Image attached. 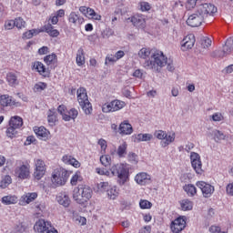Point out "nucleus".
I'll list each match as a JSON object with an SVG mask.
<instances>
[{"instance_id":"1","label":"nucleus","mask_w":233,"mask_h":233,"mask_svg":"<svg viewBox=\"0 0 233 233\" xmlns=\"http://www.w3.org/2000/svg\"><path fill=\"white\" fill-rule=\"evenodd\" d=\"M217 13L218 7L214 5L201 4L197 6L195 12L188 16L187 25L196 28L198 26H201L203 23H212Z\"/></svg>"},{"instance_id":"2","label":"nucleus","mask_w":233,"mask_h":233,"mask_svg":"<svg viewBox=\"0 0 233 233\" xmlns=\"http://www.w3.org/2000/svg\"><path fill=\"white\" fill-rule=\"evenodd\" d=\"M167 56L161 51H155L151 55V58L144 63L145 68L147 70H154L155 72H161V68L167 66Z\"/></svg>"},{"instance_id":"3","label":"nucleus","mask_w":233,"mask_h":233,"mask_svg":"<svg viewBox=\"0 0 233 233\" xmlns=\"http://www.w3.org/2000/svg\"><path fill=\"white\" fill-rule=\"evenodd\" d=\"M111 173L117 177V184L120 187L125 186L130 181V169L125 164H116L110 168Z\"/></svg>"},{"instance_id":"4","label":"nucleus","mask_w":233,"mask_h":233,"mask_svg":"<svg viewBox=\"0 0 233 233\" xmlns=\"http://www.w3.org/2000/svg\"><path fill=\"white\" fill-rule=\"evenodd\" d=\"M92 188L86 185H78L74 188L73 198L78 205H85L92 198Z\"/></svg>"},{"instance_id":"5","label":"nucleus","mask_w":233,"mask_h":233,"mask_svg":"<svg viewBox=\"0 0 233 233\" xmlns=\"http://www.w3.org/2000/svg\"><path fill=\"white\" fill-rule=\"evenodd\" d=\"M68 177H70V171L63 167H58L53 171L51 181L55 187H63L66 185Z\"/></svg>"},{"instance_id":"6","label":"nucleus","mask_w":233,"mask_h":233,"mask_svg":"<svg viewBox=\"0 0 233 233\" xmlns=\"http://www.w3.org/2000/svg\"><path fill=\"white\" fill-rule=\"evenodd\" d=\"M77 101L85 112L86 116H90L92 114V104L88 100V95L86 94V89L85 87H79L76 91Z\"/></svg>"},{"instance_id":"7","label":"nucleus","mask_w":233,"mask_h":233,"mask_svg":"<svg viewBox=\"0 0 233 233\" xmlns=\"http://www.w3.org/2000/svg\"><path fill=\"white\" fill-rule=\"evenodd\" d=\"M154 136L155 137H157V139H159L161 141L160 145L162 148H167L168 145H171V143H174V141H176V133L168 135L167 134V131L156 130Z\"/></svg>"},{"instance_id":"8","label":"nucleus","mask_w":233,"mask_h":233,"mask_svg":"<svg viewBox=\"0 0 233 233\" xmlns=\"http://www.w3.org/2000/svg\"><path fill=\"white\" fill-rule=\"evenodd\" d=\"M35 171H34V177L39 181V179H43L46 172V164L41 158H35Z\"/></svg>"},{"instance_id":"9","label":"nucleus","mask_w":233,"mask_h":233,"mask_svg":"<svg viewBox=\"0 0 233 233\" xmlns=\"http://www.w3.org/2000/svg\"><path fill=\"white\" fill-rule=\"evenodd\" d=\"M191 167L196 174L201 176L203 174V162H201V156L196 152L190 153Z\"/></svg>"},{"instance_id":"10","label":"nucleus","mask_w":233,"mask_h":233,"mask_svg":"<svg viewBox=\"0 0 233 233\" xmlns=\"http://www.w3.org/2000/svg\"><path fill=\"white\" fill-rule=\"evenodd\" d=\"M196 186L198 188H200L204 198H210V196H212V194H214V192L216 190L214 188V186H212L205 181H198V182H197Z\"/></svg>"},{"instance_id":"11","label":"nucleus","mask_w":233,"mask_h":233,"mask_svg":"<svg viewBox=\"0 0 233 233\" xmlns=\"http://www.w3.org/2000/svg\"><path fill=\"white\" fill-rule=\"evenodd\" d=\"M32 70H36L42 77H50V68H46V66L40 61L33 63Z\"/></svg>"},{"instance_id":"12","label":"nucleus","mask_w":233,"mask_h":233,"mask_svg":"<svg viewBox=\"0 0 233 233\" xmlns=\"http://www.w3.org/2000/svg\"><path fill=\"white\" fill-rule=\"evenodd\" d=\"M185 227H187V221H185L183 218L179 217L171 222L170 228L173 233H179L185 229Z\"/></svg>"},{"instance_id":"13","label":"nucleus","mask_w":233,"mask_h":233,"mask_svg":"<svg viewBox=\"0 0 233 233\" xmlns=\"http://www.w3.org/2000/svg\"><path fill=\"white\" fill-rule=\"evenodd\" d=\"M51 227H52V223L50 221H46L41 218L35 222L34 226V230L35 232L46 233V230L48 228H51Z\"/></svg>"},{"instance_id":"14","label":"nucleus","mask_w":233,"mask_h":233,"mask_svg":"<svg viewBox=\"0 0 233 233\" xmlns=\"http://www.w3.org/2000/svg\"><path fill=\"white\" fill-rule=\"evenodd\" d=\"M135 181L137 185L145 187V185H150L152 183V177L145 172H140L136 175Z\"/></svg>"},{"instance_id":"15","label":"nucleus","mask_w":233,"mask_h":233,"mask_svg":"<svg viewBox=\"0 0 233 233\" xmlns=\"http://www.w3.org/2000/svg\"><path fill=\"white\" fill-rule=\"evenodd\" d=\"M196 43V37L194 35L190 34L187 35L182 41H181V49L183 52H186V50H190L194 47V45Z\"/></svg>"},{"instance_id":"16","label":"nucleus","mask_w":233,"mask_h":233,"mask_svg":"<svg viewBox=\"0 0 233 233\" xmlns=\"http://www.w3.org/2000/svg\"><path fill=\"white\" fill-rule=\"evenodd\" d=\"M15 174L20 179H28L30 177V165H22L15 169Z\"/></svg>"},{"instance_id":"17","label":"nucleus","mask_w":233,"mask_h":233,"mask_svg":"<svg viewBox=\"0 0 233 233\" xmlns=\"http://www.w3.org/2000/svg\"><path fill=\"white\" fill-rule=\"evenodd\" d=\"M34 132L37 136L38 139H42V141H48V139H50V131H48L45 127H36L34 128Z\"/></svg>"},{"instance_id":"18","label":"nucleus","mask_w":233,"mask_h":233,"mask_svg":"<svg viewBox=\"0 0 233 233\" xmlns=\"http://www.w3.org/2000/svg\"><path fill=\"white\" fill-rule=\"evenodd\" d=\"M44 63H46L51 70H56V68H57V55L52 53L51 55L46 56L44 57Z\"/></svg>"},{"instance_id":"19","label":"nucleus","mask_w":233,"mask_h":233,"mask_svg":"<svg viewBox=\"0 0 233 233\" xmlns=\"http://www.w3.org/2000/svg\"><path fill=\"white\" fill-rule=\"evenodd\" d=\"M118 132L121 136H130L134 132L132 125L128 121H124L119 125Z\"/></svg>"},{"instance_id":"20","label":"nucleus","mask_w":233,"mask_h":233,"mask_svg":"<svg viewBox=\"0 0 233 233\" xmlns=\"http://www.w3.org/2000/svg\"><path fill=\"white\" fill-rule=\"evenodd\" d=\"M62 161L63 163H66V165H72V167H75V168H79V167H81V163H79L77 159L70 155H65L62 157Z\"/></svg>"},{"instance_id":"21","label":"nucleus","mask_w":233,"mask_h":233,"mask_svg":"<svg viewBox=\"0 0 233 233\" xmlns=\"http://www.w3.org/2000/svg\"><path fill=\"white\" fill-rule=\"evenodd\" d=\"M131 23L134 25V26H137V28H145V17L141 15H135L131 17Z\"/></svg>"},{"instance_id":"22","label":"nucleus","mask_w":233,"mask_h":233,"mask_svg":"<svg viewBox=\"0 0 233 233\" xmlns=\"http://www.w3.org/2000/svg\"><path fill=\"white\" fill-rule=\"evenodd\" d=\"M77 116H79V111L76 108H71L63 115V119L64 121H72V119H76Z\"/></svg>"},{"instance_id":"23","label":"nucleus","mask_w":233,"mask_h":233,"mask_svg":"<svg viewBox=\"0 0 233 233\" xmlns=\"http://www.w3.org/2000/svg\"><path fill=\"white\" fill-rule=\"evenodd\" d=\"M42 32H46L50 37H57L59 35V30L54 29V26L51 24L45 25Z\"/></svg>"},{"instance_id":"24","label":"nucleus","mask_w":233,"mask_h":233,"mask_svg":"<svg viewBox=\"0 0 233 233\" xmlns=\"http://www.w3.org/2000/svg\"><path fill=\"white\" fill-rule=\"evenodd\" d=\"M37 199V193H25L21 197V202L25 203L26 205H30L33 201H35Z\"/></svg>"},{"instance_id":"25","label":"nucleus","mask_w":233,"mask_h":233,"mask_svg":"<svg viewBox=\"0 0 233 233\" xmlns=\"http://www.w3.org/2000/svg\"><path fill=\"white\" fill-rule=\"evenodd\" d=\"M0 105L2 106H12V105H15V101L8 95H2L0 96Z\"/></svg>"},{"instance_id":"26","label":"nucleus","mask_w":233,"mask_h":233,"mask_svg":"<svg viewBox=\"0 0 233 233\" xmlns=\"http://www.w3.org/2000/svg\"><path fill=\"white\" fill-rule=\"evenodd\" d=\"M69 23H72L73 25H82V23L85 21L83 17H81L77 13L71 12L68 16Z\"/></svg>"},{"instance_id":"27","label":"nucleus","mask_w":233,"mask_h":233,"mask_svg":"<svg viewBox=\"0 0 233 233\" xmlns=\"http://www.w3.org/2000/svg\"><path fill=\"white\" fill-rule=\"evenodd\" d=\"M179 203H180V208L184 212L192 210V208H194V202H192V200H190V199L185 198V199L180 200Z\"/></svg>"},{"instance_id":"28","label":"nucleus","mask_w":233,"mask_h":233,"mask_svg":"<svg viewBox=\"0 0 233 233\" xmlns=\"http://www.w3.org/2000/svg\"><path fill=\"white\" fill-rule=\"evenodd\" d=\"M6 81L9 86H17V85H19V80L17 79V75H15V73H7Z\"/></svg>"},{"instance_id":"29","label":"nucleus","mask_w":233,"mask_h":233,"mask_svg":"<svg viewBox=\"0 0 233 233\" xmlns=\"http://www.w3.org/2000/svg\"><path fill=\"white\" fill-rule=\"evenodd\" d=\"M183 190L186 191L188 198H194V196L198 194V188H196V186H194V184H186L183 187Z\"/></svg>"},{"instance_id":"30","label":"nucleus","mask_w":233,"mask_h":233,"mask_svg":"<svg viewBox=\"0 0 233 233\" xmlns=\"http://www.w3.org/2000/svg\"><path fill=\"white\" fill-rule=\"evenodd\" d=\"M56 200L59 205H62L65 208L70 207V198L66 194H61L56 197Z\"/></svg>"},{"instance_id":"31","label":"nucleus","mask_w":233,"mask_h":233,"mask_svg":"<svg viewBox=\"0 0 233 233\" xmlns=\"http://www.w3.org/2000/svg\"><path fill=\"white\" fill-rule=\"evenodd\" d=\"M76 61L78 66H83V65H85V49H83V47H80L77 50Z\"/></svg>"},{"instance_id":"32","label":"nucleus","mask_w":233,"mask_h":233,"mask_svg":"<svg viewBox=\"0 0 233 233\" xmlns=\"http://www.w3.org/2000/svg\"><path fill=\"white\" fill-rule=\"evenodd\" d=\"M9 127H14L15 128L19 129L23 127V118L21 116H13L9 121Z\"/></svg>"},{"instance_id":"33","label":"nucleus","mask_w":233,"mask_h":233,"mask_svg":"<svg viewBox=\"0 0 233 233\" xmlns=\"http://www.w3.org/2000/svg\"><path fill=\"white\" fill-rule=\"evenodd\" d=\"M135 138L138 143H141L142 141H152V139L154 138V136L148 133H146V134L140 133L136 135Z\"/></svg>"},{"instance_id":"34","label":"nucleus","mask_w":233,"mask_h":233,"mask_svg":"<svg viewBox=\"0 0 233 233\" xmlns=\"http://www.w3.org/2000/svg\"><path fill=\"white\" fill-rule=\"evenodd\" d=\"M2 203L4 205H15V203H17V197L12 195L3 197Z\"/></svg>"},{"instance_id":"35","label":"nucleus","mask_w":233,"mask_h":233,"mask_svg":"<svg viewBox=\"0 0 233 233\" xmlns=\"http://www.w3.org/2000/svg\"><path fill=\"white\" fill-rule=\"evenodd\" d=\"M127 148H128V144H127V142H123L120 146H118L116 149L118 157H125V156H127Z\"/></svg>"},{"instance_id":"36","label":"nucleus","mask_w":233,"mask_h":233,"mask_svg":"<svg viewBox=\"0 0 233 233\" xmlns=\"http://www.w3.org/2000/svg\"><path fill=\"white\" fill-rule=\"evenodd\" d=\"M150 54H152V50L148 47H143L138 51V57L140 59H148L150 57Z\"/></svg>"},{"instance_id":"37","label":"nucleus","mask_w":233,"mask_h":233,"mask_svg":"<svg viewBox=\"0 0 233 233\" xmlns=\"http://www.w3.org/2000/svg\"><path fill=\"white\" fill-rule=\"evenodd\" d=\"M113 106V112H117V110H121V108H125V102L121 100H113L111 101Z\"/></svg>"},{"instance_id":"38","label":"nucleus","mask_w":233,"mask_h":233,"mask_svg":"<svg viewBox=\"0 0 233 233\" xmlns=\"http://www.w3.org/2000/svg\"><path fill=\"white\" fill-rule=\"evenodd\" d=\"M224 52L230 54L233 51V38L229 37L227 39L226 44L223 46Z\"/></svg>"},{"instance_id":"39","label":"nucleus","mask_w":233,"mask_h":233,"mask_svg":"<svg viewBox=\"0 0 233 233\" xmlns=\"http://www.w3.org/2000/svg\"><path fill=\"white\" fill-rule=\"evenodd\" d=\"M107 196L109 199H116L117 196H119V191L117 190L116 187H113L107 189Z\"/></svg>"},{"instance_id":"40","label":"nucleus","mask_w":233,"mask_h":233,"mask_svg":"<svg viewBox=\"0 0 233 233\" xmlns=\"http://www.w3.org/2000/svg\"><path fill=\"white\" fill-rule=\"evenodd\" d=\"M48 84L45 82H38L34 86V92H43V90H46Z\"/></svg>"},{"instance_id":"41","label":"nucleus","mask_w":233,"mask_h":233,"mask_svg":"<svg viewBox=\"0 0 233 233\" xmlns=\"http://www.w3.org/2000/svg\"><path fill=\"white\" fill-rule=\"evenodd\" d=\"M39 34V30L37 29H31L23 34V39H32L34 35H37Z\"/></svg>"},{"instance_id":"42","label":"nucleus","mask_w":233,"mask_h":233,"mask_svg":"<svg viewBox=\"0 0 233 233\" xmlns=\"http://www.w3.org/2000/svg\"><path fill=\"white\" fill-rule=\"evenodd\" d=\"M100 162L104 167H108L112 162V157L110 155H104L100 157Z\"/></svg>"},{"instance_id":"43","label":"nucleus","mask_w":233,"mask_h":233,"mask_svg":"<svg viewBox=\"0 0 233 233\" xmlns=\"http://www.w3.org/2000/svg\"><path fill=\"white\" fill-rule=\"evenodd\" d=\"M12 184V177L10 176H5L0 182V187L2 188H6L8 185Z\"/></svg>"},{"instance_id":"44","label":"nucleus","mask_w":233,"mask_h":233,"mask_svg":"<svg viewBox=\"0 0 233 233\" xmlns=\"http://www.w3.org/2000/svg\"><path fill=\"white\" fill-rule=\"evenodd\" d=\"M17 127H14L13 126H9V127L6 130V136L7 137H15L17 135Z\"/></svg>"},{"instance_id":"45","label":"nucleus","mask_w":233,"mask_h":233,"mask_svg":"<svg viewBox=\"0 0 233 233\" xmlns=\"http://www.w3.org/2000/svg\"><path fill=\"white\" fill-rule=\"evenodd\" d=\"M212 46V40L207 36L202 37L201 39V46L202 48H208V46Z\"/></svg>"},{"instance_id":"46","label":"nucleus","mask_w":233,"mask_h":233,"mask_svg":"<svg viewBox=\"0 0 233 233\" xmlns=\"http://www.w3.org/2000/svg\"><path fill=\"white\" fill-rule=\"evenodd\" d=\"M102 112H104L105 114H108L109 112H114L112 102L104 104L102 106Z\"/></svg>"},{"instance_id":"47","label":"nucleus","mask_w":233,"mask_h":233,"mask_svg":"<svg viewBox=\"0 0 233 233\" xmlns=\"http://www.w3.org/2000/svg\"><path fill=\"white\" fill-rule=\"evenodd\" d=\"M25 25H26V22H25V20H23L21 17L15 20V26H16V28H25Z\"/></svg>"},{"instance_id":"48","label":"nucleus","mask_w":233,"mask_h":233,"mask_svg":"<svg viewBox=\"0 0 233 233\" xmlns=\"http://www.w3.org/2000/svg\"><path fill=\"white\" fill-rule=\"evenodd\" d=\"M82 177H81V175H79V173H76L72 178H71V185L72 187H76V185H77V181H81Z\"/></svg>"},{"instance_id":"49","label":"nucleus","mask_w":233,"mask_h":233,"mask_svg":"<svg viewBox=\"0 0 233 233\" xmlns=\"http://www.w3.org/2000/svg\"><path fill=\"white\" fill-rule=\"evenodd\" d=\"M47 121L49 125H51V127H54V125H56V122L57 121V116L54 115V113L49 114L47 116Z\"/></svg>"},{"instance_id":"50","label":"nucleus","mask_w":233,"mask_h":233,"mask_svg":"<svg viewBox=\"0 0 233 233\" xmlns=\"http://www.w3.org/2000/svg\"><path fill=\"white\" fill-rule=\"evenodd\" d=\"M150 8H152V6L150 5V4L148 2H141L140 3V10L142 12H148V10H150Z\"/></svg>"},{"instance_id":"51","label":"nucleus","mask_w":233,"mask_h":233,"mask_svg":"<svg viewBox=\"0 0 233 233\" xmlns=\"http://www.w3.org/2000/svg\"><path fill=\"white\" fill-rule=\"evenodd\" d=\"M117 59L116 58V56L114 55H107L106 56L105 65H110V63H116Z\"/></svg>"},{"instance_id":"52","label":"nucleus","mask_w":233,"mask_h":233,"mask_svg":"<svg viewBox=\"0 0 233 233\" xmlns=\"http://www.w3.org/2000/svg\"><path fill=\"white\" fill-rule=\"evenodd\" d=\"M15 26V20H7L5 23V30H12Z\"/></svg>"},{"instance_id":"53","label":"nucleus","mask_w":233,"mask_h":233,"mask_svg":"<svg viewBox=\"0 0 233 233\" xmlns=\"http://www.w3.org/2000/svg\"><path fill=\"white\" fill-rule=\"evenodd\" d=\"M214 137H215V139H217V141H221L225 139V134H223V132L219 130L214 131Z\"/></svg>"},{"instance_id":"54","label":"nucleus","mask_w":233,"mask_h":233,"mask_svg":"<svg viewBox=\"0 0 233 233\" xmlns=\"http://www.w3.org/2000/svg\"><path fill=\"white\" fill-rule=\"evenodd\" d=\"M171 6L174 10L177 9V8H183V2L179 1V0H173L171 1Z\"/></svg>"},{"instance_id":"55","label":"nucleus","mask_w":233,"mask_h":233,"mask_svg":"<svg viewBox=\"0 0 233 233\" xmlns=\"http://www.w3.org/2000/svg\"><path fill=\"white\" fill-rule=\"evenodd\" d=\"M139 205L140 208H152V203L148 200H141Z\"/></svg>"},{"instance_id":"56","label":"nucleus","mask_w":233,"mask_h":233,"mask_svg":"<svg viewBox=\"0 0 233 233\" xmlns=\"http://www.w3.org/2000/svg\"><path fill=\"white\" fill-rule=\"evenodd\" d=\"M228 53L225 52V47H223V50H216L214 52L215 57H225V56H228Z\"/></svg>"},{"instance_id":"57","label":"nucleus","mask_w":233,"mask_h":233,"mask_svg":"<svg viewBox=\"0 0 233 233\" xmlns=\"http://www.w3.org/2000/svg\"><path fill=\"white\" fill-rule=\"evenodd\" d=\"M50 52V48L48 46H42L38 49L39 56H46Z\"/></svg>"},{"instance_id":"58","label":"nucleus","mask_w":233,"mask_h":233,"mask_svg":"<svg viewBox=\"0 0 233 233\" xmlns=\"http://www.w3.org/2000/svg\"><path fill=\"white\" fill-rule=\"evenodd\" d=\"M226 194H227V196L233 197V182L227 185Z\"/></svg>"},{"instance_id":"59","label":"nucleus","mask_w":233,"mask_h":233,"mask_svg":"<svg viewBox=\"0 0 233 233\" xmlns=\"http://www.w3.org/2000/svg\"><path fill=\"white\" fill-rule=\"evenodd\" d=\"M212 121H223V115L221 113H215L211 116Z\"/></svg>"},{"instance_id":"60","label":"nucleus","mask_w":233,"mask_h":233,"mask_svg":"<svg viewBox=\"0 0 233 233\" xmlns=\"http://www.w3.org/2000/svg\"><path fill=\"white\" fill-rule=\"evenodd\" d=\"M128 161L131 163H137V155H136V153H129Z\"/></svg>"},{"instance_id":"61","label":"nucleus","mask_w":233,"mask_h":233,"mask_svg":"<svg viewBox=\"0 0 233 233\" xmlns=\"http://www.w3.org/2000/svg\"><path fill=\"white\" fill-rule=\"evenodd\" d=\"M98 145L101 147V150H103L105 152V150H106V140L100 138L98 140Z\"/></svg>"},{"instance_id":"62","label":"nucleus","mask_w":233,"mask_h":233,"mask_svg":"<svg viewBox=\"0 0 233 233\" xmlns=\"http://www.w3.org/2000/svg\"><path fill=\"white\" fill-rule=\"evenodd\" d=\"M198 1L199 0H187V8H194V6L198 5Z\"/></svg>"},{"instance_id":"63","label":"nucleus","mask_w":233,"mask_h":233,"mask_svg":"<svg viewBox=\"0 0 233 233\" xmlns=\"http://www.w3.org/2000/svg\"><path fill=\"white\" fill-rule=\"evenodd\" d=\"M209 231L212 233H220L221 232V228L218 227V226H211L209 228Z\"/></svg>"},{"instance_id":"64","label":"nucleus","mask_w":233,"mask_h":233,"mask_svg":"<svg viewBox=\"0 0 233 233\" xmlns=\"http://www.w3.org/2000/svg\"><path fill=\"white\" fill-rule=\"evenodd\" d=\"M98 188L100 190H106V188H108V182H101L98 184Z\"/></svg>"}]
</instances>
